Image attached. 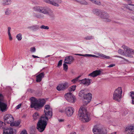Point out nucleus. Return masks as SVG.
I'll use <instances>...</instances> for the list:
<instances>
[{"mask_svg": "<svg viewBox=\"0 0 134 134\" xmlns=\"http://www.w3.org/2000/svg\"><path fill=\"white\" fill-rule=\"evenodd\" d=\"M35 16L36 18L40 19H44V15L40 13L36 14Z\"/></svg>", "mask_w": 134, "mask_h": 134, "instance_id": "26", "label": "nucleus"}, {"mask_svg": "<svg viewBox=\"0 0 134 134\" xmlns=\"http://www.w3.org/2000/svg\"><path fill=\"white\" fill-rule=\"evenodd\" d=\"M68 83L67 82L59 84L57 86V89L59 91L64 90L68 87Z\"/></svg>", "mask_w": 134, "mask_h": 134, "instance_id": "15", "label": "nucleus"}, {"mask_svg": "<svg viewBox=\"0 0 134 134\" xmlns=\"http://www.w3.org/2000/svg\"><path fill=\"white\" fill-rule=\"evenodd\" d=\"M92 3L98 5H100L101 4L99 0H94Z\"/></svg>", "mask_w": 134, "mask_h": 134, "instance_id": "34", "label": "nucleus"}, {"mask_svg": "<svg viewBox=\"0 0 134 134\" xmlns=\"http://www.w3.org/2000/svg\"><path fill=\"white\" fill-rule=\"evenodd\" d=\"M40 28L41 29H43L45 30H48L49 29V27L48 26L42 25L41 26Z\"/></svg>", "mask_w": 134, "mask_h": 134, "instance_id": "43", "label": "nucleus"}, {"mask_svg": "<svg viewBox=\"0 0 134 134\" xmlns=\"http://www.w3.org/2000/svg\"><path fill=\"white\" fill-rule=\"evenodd\" d=\"M44 1L47 3L57 7L59 6L58 4L62 2L61 0H44Z\"/></svg>", "mask_w": 134, "mask_h": 134, "instance_id": "9", "label": "nucleus"}, {"mask_svg": "<svg viewBox=\"0 0 134 134\" xmlns=\"http://www.w3.org/2000/svg\"><path fill=\"white\" fill-rule=\"evenodd\" d=\"M62 60H60L58 62V66L59 67L60 66L62 65Z\"/></svg>", "mask_w": 134, "mask_h": 134, "instance_id": "46", "label": "nucleus"}, {"mask_svg": "<svg viewBox=\"0 0 134 134\" xmlns=\"http://www.w3.org/2000/svg\"><path fill=\"white\" fill-rule=\"evenodd\" d=\"M66 63H64L63 64V69L65 71H67L68 69V65L66 64Z\"/></svg>", "mask_w": 134, "mask_h": 134, "instance_id": "42", "label": "nucleus"}, {"mask_svg": "<svg viewBox=\"0 0 134 134\" xmlns=\"http://www.w3.org/2000/svg\"><path fill=\"white\" fill-rule=\"evenodd\" d=\"M9 37V39L10 40H12V38L11 36V35H8Z\"/></svg>", "mask_w": 134, "mask_h": 134, "instance_id": "50", "label": "nucleus"}, {"mask_svg": "<svg viewBox=\"0 0 134 134\" xmlns=\"http://www.w3.org/2000/svg\"><path fill=\"white\" fill-rule=\"evenodd\" d=\"M20 124V122L19 121H15L12 122L10 124V125L13 126H18Z\"/></svg>", "mask_w": 134, "mask_h": 134, "instance_id": "28", "label": "nucleus"}, {"mask_svg": "<svg viewBox=\"0 0 134 134\" xmlns=\"http://www.w3.org/2000/svg\"><path fill=\"white\" fill-rule=\"evenodd\" d=\"M86 78H85L84 79H83L80 80V81L81 82V83H82L85 85H86Z\"/></svg>", "mask_w": 134, "mask_h": 134, "instance_id": "45", "label": "nucleus"}, {"mask_svg": "<svg viewBox=\"0 0 134 134\" xmlns=\"http://www.w3.org/2000/svg\"><path fill=\"white\" fill-rule=\"evenodd\" d=\"M93 131L94 134H106L105 128L102 126L96 125L94 126Z\"/></svg>", "mask_w": 134, "mask_h": 134, "instance_id": "7", "label": "nucleus"}, {"mask_svg": "<svg viewBox=\"0 0 134 134\" xmlns=\"http://www.w3.org/2000/svg\"><path fill=\"white\" fill-rule=\"evenodd\" d=\"M50 56V55H47L45 57L46 58H47L49 57Z\"/></svg>", "mask_w": 134, "mask_h": 134, "instance_id": "58", "label": "nucleus"}, {"mask_svg": "<svg viewBox=\"0 0 134 134\" xmlns=\"http://www.w3.org/2000/svg\"><path fill=\"white\" fill-rule=\"evenodd\" d=\"M99 55L103 57V58L109 59L110 58V57L109 56H107L102 54H100Z\"/></svg>", "mask_w": 134, "mask_h": 134, "instance_id": "38", "label": "nucleus"}, {"mask_svg": "<svg viewBox=\"0 0 134 134\" xmlns=\"http://www.w3.org/2000/svg\"><path fill=\"white\" fill-rule=\"evenodd\" d=\"M81 76V75H80L77 77L75 79H74L72 80L71 81L73 83H76L77 81L78 80V79Z\"/></svg>", "mask_w": 134, "mask_h": 134, "instance_id": "41", "label": "nucleus"}, {"mask_svg": "<svg viewBox=\"0 0 134 134\" xmlns=\"http://www.w3.org/2000/svg\"><path fill=\"white\" fill-rule=\"evenodd\" d=\"M91 80L90 79H86V85H88L90 84V83L91 82Z\"/></svg>", "mask_w": 134, "mask_h": 134, "instance_id": "40", "label": "nucleus"}, {"mask_svg": "<svg viewBox=\"0 0 134 134\" xmlns=\"http://www.w3.org/2000/svg\"><path fill=\"white\" fill-rule=\"evenodd\" d=\"M65 97L66 99L69 102L74 103L75 100V96H73L72 93L70 92L67 93L65 95Z\"/></svg>", "mask_w": 134, "mask_h": 134, "instance_id": "10", "label": "nucleus"}, {"mask_svg": "<svg viewBox=\"0 0 134 134\" xmlns=\"http://www.w3.org/2000/svg\"><path fill=\"white\" fill-rule=\"evenodd\" d=\"M92 95L90 93H88L84 96V99L83 100V103L84 105H86L91 101L92 98Z\"/></svg>", "mask_w": 134, "mask_h": 134, "instance_id": "12", "label": "nucleus"}, {"mask_svg": "<svg viewBox=\"0 0 134 134\" xmlns=\"http://www.w3.org/2000/svg\"><path fill=\"white\" fill-rule=\"evenodd\" d=\"M31 101V107L34 108L38 110L43 107L46 103L45 100L43 99L37 100L34 97L30 98Z\"/></svg>", "mask_w": 134, "mask_h": 134, "instance_id": "1", "label": "nucleus"}, {"mask_svg": "<svg viewBox=\"0 0 134 134\" xmlns=\"http://www.w3.org/2000/svg\"><path fill=\"white\" fill-rule=\"evenodd\" d=\"M115 66V65L114 64H111L107 66L108 67L110 68L113 67Z\"/></svg>", "mask_w": 134, "mask_h": 134, "instance_id": "49", "label": "nucleus"}, {"mask_svg": "<svg viewBox=\"0 0 134 134\" xmlns=\"http://www.w3.org/2000/svg\"><path fill=\"white\" fill-rule=\"evenodd\" d=\"M122 48L126 51V53H127V54H128L129 55L132 56L131 55H129L130 54H134V50L132 49H130L127 46H122Z\"/></svg>", "mask_w": 134, "mask_h": 134, "instance_id": "17", "label": "nucleus"}, {"mask_svg": "<svg viewBox=\"0 0 134 134\" xmlns=\"http://www.w3.org/2000/svg\"><path fill=\"white\" fill-rule=\"evenodd\" d=\"M70 127V125H67V127Z\"/></svg>", "mask_w": 134, "mask_h": 134, "instance_id": "57", "label": "nucleus"}, {"mask_svg": "<svg viewBox=\"0 0 134 134\" xmlns=\"http://www.w3.org/2000/svg\"><path fill=\"white\" fill-rule=\"evenodd\" d=\"M76 86L74 85L70 87L69 89V91H74L76 89Z\"/></svg>", "mask_w": 134, "mask_h": 134, "instance_id": "37", "label": "nucleus"}, {"mask_svg": "<svg viewBox=\"0 0 134 134\" xmlns=\"http://www.w3.org/2000/svg\"><path fill=\"white\" fill-rule=\"evenodd\" d=\"M12 0H3L2 4L4 5H8L11 4Z\"/></svg>", "mask_w": 134, "mask_h": 134, "instance_id": "22", "label": "nucleus"}, {"mask_svg": "<svg viewBox=\"0 0 134 134\" xmlns=\"http://www.w3.org/2000/svg\"><path fill=\"white\" fill-rule=\"evenodd\" d=\"M32 56L34 58H39V57L37 56H35L34 55H32Z\"/></svg>", "mask_w": 134, "mask_h": 134, "instance_id": "53", "label": "nucleus"}, {"mask_svg": "<svg viewBox=\"0 0 134 134\" xmlns=\"http://www.w3.org/2000/svg\"><path fill=\"white\" fill-rule=\"evenodd\" d=\"M70 134H76V133L75 132H72L70 133Z\"/></svg>", "mask_w": 134, "mask_h": 134, "instance_id": "54", "label": "nucleus"}, {"mask_svg": "<svg viewBox=\"0 0 134 134\" xmlns=\"http://www.w3.org/2000/svg\"><path fill=\"white\" fill-rule=\"evenodd\" d=\"M92 57H95L97 58H98L99 57L98 56H96V55H92Z\"/></svg>", "mask_w": 134, "mask_h": 134, "instance_id": "52", "label": "nucleus"}, {"mask_svg": "<svg viewBox=\"0 0 134 134\" xmlns=\"http://www.w3.org/2000/svg\"><path fill=\"white\" fill-rule=\"evenodd\" d=\"M20 134H27V133L26 131L24 130L21 132Z\"/></svg>", "mask_w": 134, "mask_h": 134, "instance_id": "48", "label": "nucleus"}, {"mask_svg": "<svg viewBox=\"0 0 134 134\" xmlns=\"http://www.w3.org/2000/svg\"><path fill=\"white\" fill-rule=\"evenodd\" d=\"M133 63L134 64V62H133Z\"/></svg>", "mask_w": 134, "mask_h": 134, "instance_id": "64", "label": "nucleus"}, {"mask_svg": "<svg viewBox=\"0 0 134 134\" xmlns=\"http://www.w3.org/2000/svg\"><path fill=\"white\" fill-rule=\"evenodd\" d=\"M3 96L2 94H0V100H2Z\"/></svg>", "mask_w": 134, "mask_h": 134, "instance_id": "51", "label": "nucleus"}, {"mask_svg": "<svg viewBox=\"0 0 134 134\" xmlns=\"http://www.w3.org/2000/svg\"><path fill=\"white\" fill-rule=\"evenodd\" d=\"M44 74L43 72H41L39 75H37L36 76V81L37 82H40L42 80V79L44 77Z\"/></svg>", "mask_w": 134, "mask_h": 134, "instance_id": "21", "label": "nucleus"}, {"mask_svg": "<svg viewBox=\"0 0 134 134\" xmlns=\"http://www.w3.org/2000/svg\"><path fill=\"white\" fill-rule=\"evenodd\" d=\"M75 55H80L81 56L85 57H92V54H75Z\"/></svg>", "mask_w": 134, "mask_h": 134, "instance_id": "36", "label": "nucleus"}, {"mask_svg": "<svg viewBox=\"0 0 134 134\" xmlns=\"http://www.w3.org/2000/svg\"><path fill=\"white\" fill-rule=\"evenodd\" d=\"M8 35L11 34L10 31H8Z\"/></svg>", "mask_w": 134, "mask_h": 134, "instance_id": "55", "label": "nucleus"}, {"mask_svg": "<svg viewBox=\"0 0 134 134\" xmlns=\"http://www.w3.org/2000/svg\"><path fill=\"white\" fill-rule=\"evenodd\" d=\"M126 131L129 134H134V125L130 126L126 129Z\"/></svg>", "mask_w": 134, "mask_h": 134, "instance_id": "19", "label": "nucleus"}, {"mask_svg": "<svg viewBox=\"0 0 134 134\" xmlns=\"http://www.w3.org/2000/svg\"><path fill=\"white\" fill-rule=\"evenodd\" d=\"M63 121V120L62 119H59V122H62V121Z\"/></svg>", "mask_w": 134, "mask_h": 134, "instance_id": "59", "label": "nucleus"}, {"mask_svg": "<svg viewBox=\"0 0 134 134\" xmlns=\"http://www.w3.org/2000/svg\"><path fill=\"white\" fill-rule=\"evenodd\" d=\"M41 117L37 124L36 128L38 131L40 132H43L45 130L47 124V121L48 119Z\"/></svg>", "mask_w": 134, "mask_h": 134, "instance_id": "5", "label": "nucleus"}, {"mask_svg": "<svg viewBox=\"0 0 134 134\" xmlns=\"http://www.w3.org/2000/svg\"><path fill=\"white\" fill-rule=\"evenodd\" d=\"M11 28L10 27H8V31H10V30Z\"/></svg>", "mask_w": 134, "mask_h": 134, "instance_id": "56", "label": "nucleus"}, {"mask_svg": "<svg viewBox=\"0 0 134 134\" xmlns=\"http://www.w3.org/2000/svg\"><path fill=\"white\" fill-rule=\"evenodd\" d=\"M12 11L9 8H7L6 9L5 13L6 15H9L11 14Z\"/></svg>", "mask_w": 134, "mask_h": 134, "instance_id": "33", "label": "nucleus"}, {"mask_svg": "<svg viewBox=\"0 0 134 134\" xmlns=\"http://www.w3.org/2000/svg\"><path fill=\"white\" fill-rule=\"evenodd\" d=\"M94 37L92 35H89L85 37L84 39L87 40H91L94 39Z\"/></svg>", "mask_w": 134, "mask_h": 134, "instance_id": "32", "label": "nucleus"}, {"mask_svg": "<svg viewBox=\"0 0 134 134\" xmlns=\"http://www.w3.org/2000/svg\"><path fill=\"white\" fill-rule=\"evenodd\" d=\"M7 105L4 103L0 102V109L2 112H5L7 110Z\"/></svg>", "mask_w": 134, "mask_h": 134, "instance_id": "20", "label": "nucleus"}, {"mask_svg": "<svg viewBox=\"0 0 134 134\" xmlns=\"http://www.w3.org/2000/svg\"><path fill=\"white\" fill-rule=\"evenodd\" d=\"M86 92V89L81 91L79 93V96L80 97H82L83 96V97L86 94H85Z\"/></svg>", "mask_w": 134, "mask_h": 134, "instance_id": "29", "label": "nucleus"}, {"mask_svg": "<svg viewBox=\"0 0 134 134\" xmlns=\"http://www.w3.org/2000/svg\"><path fill=\"white\" fill-rule=\"evenodd\" d=\"M39 28V26L37 25L33 26L28 27V28L33 31H36Z\"/></svg>", "mask_w": 134, "mask_h": 134, "instance_id": "24", "label": "nucleus"}, {"mask_svg": "<svg viewBox=\"0 0 134 134\" xmlns=\"http://www.w3.org/2000/svg\"><path fill=\"white\" fill-rule=\"evenodd\" d=\"M44 114L41 117L46 118V120L48 119L51 118L52 116V109L48 105H46L44 106Z\"/></svg>", "mask_w": 134, "mask_h": 134, "instance_id": "6", "label": "nucleus"}, {"mask_svg": "<svg viewBox=\"0 0 134 134\" xmlns=\"http://www.w3.org/2000/svg\"><path fill=\"white\" fill-rule=\"evenodd\" d=\"M21 104H20L19 105H17L15 107V108L16 109H18L19 108H20L21 107Z\"/></svg>", "mask_w": 134, "mask_h": 134, "instance_id": "47", "label": "nucleus"}, {"mask_svg": "<svg viewBox=\"0 0 134 134\" xmlns=\"http://www.w3.org/2000/svg\"><path fill=\"white\" fill-rule=\"evenodd\" d=\"M16 133L15 129L12 128H6L3 129V134H15Z\"/></svg>", "mask_w": 134, "mask_h": 134, "instance_id": "13", "label": "nucleus"}, {"mask_svg": "<svg viewBox=\"0 0 134 134\" xmlns=\"http://www.w3.org/2000/svg\"><path fill=\"white\" fill-rule=\"evenodd\" d=\"M78 116L79 119L83 122H87L90 120L89 116L86 111L85 108L81 107L80 108L78 113Z\"/></svg>", "mask_w": 134, "mask_h": 134, "instance_id": "2", "label": "nucleus"}, {"mask_svg": "<svg viewBox=\"0 0 134 134\" xmlns=\"http://www.w3.org/2000/svg\"><path fill=\"white\" fill-rule=\"evenodd\" d=\"M16 38L18 41H20L22 39V35L20 33L18 34L16 36Z\"/></svg>", "mask_w": 134, "mask_h": 134, "instance_id": "39", "label": "nucleus"}, {"mask_svg": "<svg viewBox=\"0 0 134 134\" xmlns=\"http://www.w3.org/2000/svg\"><path fill=\"white\" fill-rule=\"evenodd\" d=\"M5 124L0 121V128L3 129L5 127Z\"/></svg>", "mask_w": 134, "mask_h": 134, "instance_id": "35", "label": "nucleus"}, {"mask_svg": "<svg viewBox=\"0 0 134 134\" xmlns=\"http://www.w3.org/2000/svg\"><path fill=\"white\" fill-rule=\"evenodd\" d=\"M74 112V109L71 107H68L65 108V112L67 115L70 116L72 115Z\"/></svg>", "mask_w": 134, "mask_h": 134, "instance_id": "14", "label": "nucleus"}, {"mask_svg": "<svg viewBox=\"0 0 134 134\" xmlns=\"http://www.w3.org/2000/svg\"><path fill=\"white\" fill-rule=\"evenodd\" d=\"M92 11L94 14L104 19L106 22H108L111 21V19L109 18V16L108 14L105 11L95 9H93Z\"/></svg>", "mask_w": 134, "mask_h": 134, "instance_id": "3", "label": "nucleus"}, {"mask_svg": "<svg viewBox=\"0 0 134 134\" xmlns=\"http://www.w3.org/2000/svg\"><path fill=\"white\" fill-rule=\"evenodd\" d=\"M118 52L119 54L121 55H124L126 56H127L129 57L132 58V56H129V55L128 54H127L126 55L125 53H124L123 51L121 49L119 50L118 51Z\"/></svg>", "mask_w": 134, "mask_h": 134, "instance_id": "25", "label": "nucleus"}, {"mask_svg": "<svg viewBox=\"0 0 134 134\" xmlns=\"http://www.w3.org/2000/svg\"><path fill=\"white\" fill-rule=\"evenodd\" d=\"M118 57L124 59L123 60H122L121 61V64L127 63H128V62H129L128 60L124 58H123L122 57Z\"/></svg>", "mask_w": 134, "mask_h": 134, "instance_id": "30", "label": "nucleus"}, {"mask_svg": "<svg viewBox=\"0 0 134 134\" xmlns=\"http://www.w3.org/2000/svg\"><path fill=\"white\" fill-rule=\"evenodd\" d=\"M78 3L83 5H87L88 4V3L85 0H78Z\"/></svg>", "mask_w": 134, "mask_h": 134, "instance_id": "23", "label": "nucleus"}, {"mask_svg": "<svg viewBox=\"0 0 134 134\" xmlns=\"http://www.w3.org/2000/svg\"><path fill=\"white\" fill-rule=\"evenodd\" d=\"M132 19H133V20H134V16H133V17H132Z\"/></svg>", "mask_w": 134, "mask_h": 134, "instance_id": "61", "label": "nucleus"}, {"mask_svg": "<svg viewBox=\"0 0 134 134\" xmlns=\"http://www.w3.org/2000/svg\"><path fill=\"white\" fill-rule=\"evenodd\" d=\"M74 60V58L72 56L66 57L65 58L64 62L65 63L70 64Z\"/></svg>", "mask_w": 134, "mask_h": 134, "instance_id": "16", "label": "nucleus"}, {"mask_svg": "<svg viewBox=\"0 0 134 134\" xmlns=\"http://www.w3.org/2000/svg\"><path fill=\"white\" fill-rule=\"evenodd\" d=\"M35 132L34 131V132H33V134H34L35 133Z\"/></svg>", "mask_w": 134, "mask_h": 134, "instance_id": "62", "label": "nucleus"}, {"mask_svg": "<svg viewBox=\"0 0 134 134\" xmlns=\"http://www.w3.org/2000/svg\"><path fill=\"white\" fill-rule=\"evenodd\" d=\"M122 91L121 87H118L116 89L113 94V99L119 102L121 100Z\"/></svg>", "mask_w": 134, "mask_h": 134, "instance_id": "8", "label": "nucleus"}, {"mask_svg": "<svg viewBox=\"0 0 134 134\" xmlns=\"http://www.w3.org/2000/svg\"><path fill=\"white\" fill-rule=\"evenodd\" d=\"M30 51L31 52H35L36 51V48L34 47L30 48Z\"/></svg>", "mask_w": 134, "mask_h": 134, "instance_id": "44", "label": "nucleus"}, {"mask_svg": "<svg viewBox=\"0 0 134 134\" xmlns=\"http://www.w3.org/2000/svg\"><path fill=\"white\" fill-rule=\"evenodd\" d=\"M14 118L10 114H7L4 117V121L7 123L11 124L14 121Z\"/></svg>", "mask_w": 134, "mask_h": 134, "instance_id": "11", "label": "nucleus"}, {"mask_svg": "<svg viewBox=\"0 0 134 134\" xmlns=\"http://www.w3.org/2000/svg\"><path fill=\"white\" fill-rule=\"evenodd\" d=\"M127 112H126V114H127Z\"/></svg>", "mask_w": 134, "mask_h": 134, "instance_id": "63", "label": "nucleus"}, {"mask_svg": "<svg viewBox=\"0 0 134 134\" xmlns=\"http://www.w3.org/2000/svg\"><path fill=\"white\" fill-rule=\"evenodd\" d=\"M101 72L100 70H96L89 74L88 76L92 77H94L100 75Z\"/></svg>", "mask_w": 134, "mask_h": 134, "instance_id": "18", "label": "nucleus"}, {"mask_svg": "<svg viewBox=\"0 0 134 134\" xmlns=\"http://www.w3.org/2000/svg\"><path fill=\"white\" fill-rule=\"evenodd\" d=\"M33 10L36 12H38L44 14L49 15L52 11L49 8L46 7L36 6L32 8Z\"/></svg>", "mask_w": 134, "mask_h": 134, "instance_id": "4", "label": "nucleus"}, {"mask_svg": "<svg viewBox=\"0 0 134 134\" xmlns=\"http://www.w3.org/2000/svg\"><path fill=\"white\" fill-rule=\"evenodd\" d=\"M33 118L34 120H36L38 119L40 117L38 113L37 112H36L33 115Z\"/></svg>", "mask_w": 134, "mask_h": 134, "instance_id": "27", "label": "nucleus"}, {"mask_svg": "<svg viewBox=\"0 0 134 134\" xmlns=\"http://www.w3.org/2000/svg\"><path fill=\"white\" fill-rule=\"evenodd\" d=\"M130 96L132 100L131 103L133 104H134V92L131 91L130 92Z\"/></svg>", "mask_w": 134, "mask_h": 134, "instance_id": "31", "label": "nucleus"}, {"mask_svg": "<svg viewBox=\"0 0 134 134\" xmlns=\"http://www.w3.org/2000/svg\"><path fill=\"white\" fill-rule=\"evenodd\" d=\"M128 2L129 3H131V1L130 0H128Z\"/></svg>", "mask_w": 134, "mask_h": 134, "instance_id": "60", "label": "nucleus"}]
</instances>
